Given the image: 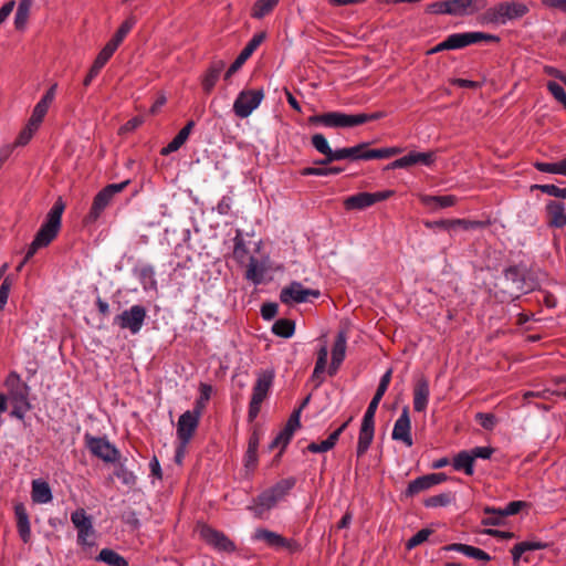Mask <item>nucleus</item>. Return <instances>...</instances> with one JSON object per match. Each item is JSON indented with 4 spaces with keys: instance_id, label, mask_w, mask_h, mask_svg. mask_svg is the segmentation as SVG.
Here are the masks:
<instances>
[{
    "instance_id": "1",
    "label": "nucleus",
    "mask_w": 566,
    "mask_h": 566,
    "mask_svg": "<svg viewBox=\"0 0 566 566\" xmlns=\"http://www.w3.org/2000/svg\"><path fill=\"white\" fill-rule=\"evenodd\" d=\"M64 210L65 202L62 197H59L48 212L44 222L35 233L33 241L28 247L23 260L18 265V270H21L39 249L48 247L55 240L62 227V214Z\"/></svg>"
},
{
    "instance_id": "2",
    "label": "nucleus",
    "mask_w": 566,
    "mask_h": 566,
    "mask_svg": "<svg viewBox=\"0 0 566 566\" xmlns=\"http://www.w3.org/2000/svg\"><path fill=\"white\" fill-rule=\"evenodd\" d=\"M250 242H247L241 230L235 231L233 238V260L241 266H245L244 277L254 285L263 283L268 268L265 262L251 254Z\"/></svg>"
},
{
    "instance_id": "3",
    "label": "nucleus",
    "mask_w": 566,
    "mask_h": 566,
    "mask_svg": "<svg viewBox=\"0 0 566 566\" xmlns=\"http://www.w3.org/2000/svg\"><path fill=\"white\" fill-rule=\"evenodd\" d=\"M530 12L527 4L520 1H502L485 8L479 20L482 24L505 25Z\"/></svg>"
},
{
    "instance_id": "4",
    "label": "nucleus",
    "mask_w": 566,
    "mask_h": 566,
    "mask_svg": "<svg viewBox=\"0 0 566 566\" xmlns=\"http://www.w3.org/2000/svg\"><path fill=\"white\" fill-rule=\"evenodd\" d=\"M481 41L499 42L500 38L497 35L480 31L452 33L448 35L442 42L438 43L437 45L428 50L427 54L433 55L447 50H460L471 44L479 43Z\"/></svg>"
},
{
    "instance_id": "5",
    "label": "nucleus",
    "mask_w": 566,
    "mask_h": 566,
    "mask_svg": "<svg viewBox=\"0 0 566 566\" xmlns=\"http://www.w3.org/2000/svg\"><path fill=\"white\" fill-rule=\"evenodd\" d=\"M274 370L265 369L258 373L256 381L248 408V422L252 423L261 411L263 401L268 398L274 381Z\"/></svg>"
},
{
    "instance_id": "6",
    "label": "nucleus",
    "mask_w": 566,
    "mask_h": 566,
    "mask_svg": "<svg viewBox=\"0 0 566 566\" xmlns=\"http://www.w3.org/2000/svg\"><path fill=\"white\" fill-rule=\"evenodd\" d=\"M129 180H125L119 184H109L99 190L93 198V202L88 213L84 217L85 224L95 223L104 210L109 206L114 196L122 192L128 185Z\"/></svg>"
},
{
    "instance_id": "7",
    "label": "nucleus",
    "mask_w": 566,
    "mask_h": 566,
    "mask_svg": "<svg viewBox=\"0 0 566 566\" xmlns=\"http://www.w3.org/2000/svg\"><path fill=\"white\" fill-rule=\"evenodd\" d=\"M381 398L374 395L361 420L356 447L357 457H363L370 448L375 437V415Z\"/></svg>"
},
{
    "instance_id": "8",
    "label": "nucleus",
    "mask_w": 566,
    "mask_h": 566,
    "mask_svg": "<svg viewBox=\"0 0 566 566\" xmlns=\"http://www.w3.org/2000/svg\"><path fill=\"white\" fill-rule=\"evenodd\" d=\"M85 447L92 455L106 463H116L120 460L119 450L112 444L106 437H94L90 433L84 436Z\"/></svg>"
},
{
    "instance_id": "9",
    "label": "nucleus",
    "mask_w": 566,
    "mask_h": 566,
    "mask_svg": "<svg viewBox=\"0 0 566 566\" xmlns=\"http://www.w3.org/2000/svg\"><path fill=\"white\" fill-rule=\"evenodd\" d=\"M146 317V307L140 304H136L116 315L113 324L122 329H128L133 335H136L140 332Z\"/></svg>"
},
{
    "instance_id": "10",
    "label": "nucleus",
    "mask_w": 566,
    "mask_h": 566,
    "mask_svg": "<svg viewBox=\"0 0 566 566\" xmlns=\"http://www.w3.org/2000/svg\"><path fill=\"white\" fill-rule=\"evenodd\" d=\"M199 536L206 544L213 549L222 553H233L237 546L223 532L211 527L208 524L199 526Z\"/></svg>"
},
{
    "instance_id": "11",
    "label": "nucleus",
    "mask_w": 566,
    "mask_h": 566,
    "mask_svg": "<svg viewBox=\"0 0 566 566\" xmlns=\"http://www.w3.org/2000/svg\"><path fill=\"white\" fill-rule=\"evenodd\" d=\"M264 97L263 90H243L241 91L234 103L233 112L240 118H247L260 105Z\"/></svg>"
},
{
    "instance_id": "12",
    "label": "nucleus",
    "mask_w": 566,
    "mask_h": 566,
    "mask_svg": "<svg viewBox=\"0 0 566 566\" xmlns=\"http://www.w3.org/2000/svg\"><path fill=\"white\" fill-rule=\"evenodd\" d=\"M356 114H345L342 112H328L324 114L313 115L308 118L311 124L323 125L329 128H345L357 126Z\"/></svg>"
},
{
    "instance_id": "13",
    "label": "nucleus",
    "mask_w": 566,
    "mask_h": 566,
    "mask_svg": "<svg viewBox=\"0 0 566 566\" xmlns=\"http://www.w3.org/2000/svg\"><path fill=\"white\" fill-rule=\"evenodd\" d=\"M283 499V483L277 482L274 486L262 492L254 500V505L249 506L256 517H262L263 514L271 510L276 503Z\"/></svg>"
},
{
    "instance_id": "14",
    "label": "nucleus",
    "mask_w": 566,
    "mask_h": 566,
    "mask_svg": "<svg viewBox=\"0 0 566 566\" xmlns=\"http://www.w3.org/2000/svg\"><path fill=\"white\" fill-rule=\"evenodd\" d=\"M390 195L391 191L359 192L347 197L344 200V207L346 210H364L376 202L386 200Z\"/></svg>"
},
{
    "instance_id": "15",
    "label": "nucleus",
    "mask_w": 566,
    "mask_h": 566,
    "mask_svg": "<svg viewBox=\"0 0 566 566\" xmlns=\"http://www.w3.org/2000/svg\"><path fill=\"white\" fill-rule=\"evenodd\" d=\"M4 386L13 403H22L29 407V386L22 381L17 371H10L8 374Z\"/></svg>"
},
{
    "instance_id": "16",
    "label": "nucleus",
    "mask_w": 566,
    "mask_h": 566,
    "mask_svg": "<svg viewBox=\"0 0 566 566\" xmlns=\"http://www.w3.org/2000/svg\"><path fill=\"white\" fill-rule=\"evenodd\" d=\"M201 416L192 410H187L179 416L177 422V440L190 443L196 430L199 427Z\"/></svg>"
},
{
    "instance_id": "17",
    "label": "nucleus",
    "mask_w": 566,
    "mask_h": 566,
    "mask_svg": "<svg viewBox=\"0 0 566 566\" xmlns=\"http://www.w3.org/2000/svg\"><path fill=\"white\" fill-rule=\"evenodd\" d=\"M265 33L260 32L255 33L250 41L245 44L235 60L231 63L229 69L224 74V80L228 81L234 73H237L241 66L245 63V61L254 53V51L260 46V44L264 41Z\"/></svg>"
},
{
    "instance_id": "18",
    "label": "nucleus",
    "mask_w": 566,
    "mask_h": 566,
    "mask_svg": "<svg viewBox=\"0 0 566 566\" xmlns=\"http://www.w3.org/2000/svg\"><path fill=\"white\" fill-rule=\"evenodd\" d=\"M71 521L77 530V543L80 545L92 546L94 543L87 542V536L94 534L92 517L86 514L84 509H77L71 514Z\"/></svg>"
},
{
    "instance_id": "19",
    "label": "nucleus",
    "mask_w": 566,
    "mask_h": 566,
    "mask_svg": "<svg viewBox=\"0 0 566 566\" xmlns=\"http://www.w3.org/2000/svg\"><path fill=\"white\" fill-rule=\"evenodd\" d=\"M321 296L317 289L305 287L302 283L293 281L285 287V304L289 301L295 303H307Z\"/></svg>"
},
{
    "instance_id": "20",
    "label": "nucleus",
    "mask_w": 566,
    "mask_h": 566,
    "mask_svg": "<svg viewBox=\"0 0 566 566\" xmlns=\"http://www.w3.org/2000/svg\"><path fill=\"white\" fill-rule=\"evenodd\" d=\"M391 438L396 441H401L406 447H411L413 444L408 406L402 408L400 416L396 420Z\"/></svg>"
},
{
    "instance_id": "21",
    "label": "nucleus",
    "mask_w": 566,
    "mask_h": 566,
    "mask_svg": "<svg viewBox=\"0 0 566 566\" xmlns=\"http://www.w3.org/2000/svg\"><path fill=\"white\" fill-rule=\"evenodd\" d=\"M56 88H57V84L56 83L52 84L49 87V90L44 93V95L41 97V99L35 104V106L32 111L31 117L28 120V122H30V126L40 127V125L42 124V122L49 111L50 105L52 104V102L55 98Z\"/></svg>"
},
{
    "instance_id": "22",
    "label": "nucleus",
    "mask_w": 566,
    "mask_h": 566,
    "mask_svg": "<svg viewBox=\"0 0 566 566\" xmlns=\"http://www.w3.org/2000/svg\"><path fill=\"white\" fill-rule=\"evenodd\" d=\"M451 15H472L486 8V0H450Z\"/></svg>"
},
{
    "instance_id": "23",
    "label": "nucleus",
    "mask_w": 566,
    "mask_h": 566,
    "mask_svg": "<svg viewBox=\"0 0 566 566\" xmlns=\"http://www.w3.org/2000/svg\"><path fill=\"white\" fill-rule=\"evenodd\" d=\"M430 397L429 381L424 376L419 377L413 386V409L422 412L427 409Z\"/></svg>"
},
{
    "instance_id": "24",
    "label": "nucleus",
    "mask_w": 566,
    "mask_h": 566,
    "mask_svg": "<svg viewBox=\"0 0 566 566\" xmlns=\"http://www.w3.org/2000/svg\"><path fill=\"white\" fill-rule=\"evenodd\" d=\"M224 66L226 64L222 60L212 61L210 63L201 77V87L206 94H210L213 91Z\"/></svg>"
},
{
    "instance_id": "25",
    "label": "nucleus",
    "mask_w": 566,
    "mask_h": 566,
    "mask_svg": "<svg viewBox=\"0 0 566 566\" xmlns=\"http://www.w3.org/2000/svg\"><path fill=\"white\" fill-rule=\"evenodd\" d=\"M347 337L345 332L340 331L336 335L333 349H332V361L328 369L329 375H334L339 368L340 364L345 359Z\"/></svg>"
},
{
    "instance_id": "26",
    "label": "nucleus",
    "mask_w": 566,
    "mask_h": 566,
    "mask_svg": "<svg viewBox=\"0 0 566 566\" xmlns=\"http://www.w3.org/2000/svg\"><path fill=\"white\" fill-rule=\"evenodd\" d=\"M14 515L19 536L24 544H28L31 541V525L29 514L23 503H17L14 505Z\"/></svg>"
},
{
    "instance_id": "27",
    "label": "nucleus",
    "mask_w": 566,
    "mask_h": 566,
    "mask_svg": "<svg viewBox=\"0 0 566 566\" xmlns=\"http://www.w3.org/2000/svg\"><path fill=\"white\" fill-rule=\"evenodd\" d=\"M546 213L549 227L560 229L566 226V212L565 205L563 202L549 200L546 203Z\"/></svg>"
},
{
    "instance_id": "28",
    "label": "nucleus",
    "mask_w": 566,
    "mask_h": 566,
    "mask_svg": "<svg viewBox=\"0 0 566 566\" xmlns=\"http://www.w3.org/2000/svg\"><path fill=\"white\" fill-rule=\"evenodd\" d=\"M312 146L325 157L315 161L317 165H327L333 163L334 150L331 148L326 137L323 134H314L311 138Z\"/></svg>"
},
{
    "instance_id": "29",
    "label": "nucleus",
    "mask_w": 566,
    "mask_h": 566,
    "mask_svg": "<svg viewBox=\"0 0 566 566\" xmlns=\"http://www.w3.org/2000/svg\"><path fill=\"white\" fill-rule=\"evenodd\" d=\"M368 145L369 143H360L353 147L335 149L333 155V161L343 159L364 160L363 156Z\"/></svg>"
},
{
    "instance_id": "30",
    "label": "nucleus",
    "mask_w": 566,
    "mask_h": 566,
    "mask_svg": "<svg viewBox=\"0 0 566 566\" xmlns=\"http://www.w3.org/2000/svg\"><path fill=\"white\" fill-rule=\"evenodd\" d=\"M31 497L34 503H49L52 501L53 495L48 482L34 480L32 482Z\"/></svg>"
},
{
    "instance_id": "31",
    "label": "nucleus",
    "mask_w": 566,
    "mask_h": 566,
    "mask_svg": "<svg viewBox=\"0 0 566 566\" xmlns=\"http://www.w3.org/2000/svg\"><path fill=\"white\" fill-rule=\"evenodd\" d=\"M546 547L547 544L541 541L520 542L515 544L511 549L513 563L516 564L521 559L522 555L526 552L544 549Z\"/></svg>"
},
{
    "instance_id": "32",
    "label": "nucleus",
    "mask_w": 566,
    "mask_h": 566,
    "mask_svg": "<svg viewBox=\"0 0 566 566\" xmlns=\"http://www.w3.org/2000/svg\"><path fill=\"white\" fill-rule=\"evenodd\" d=\"M452 467L455 471H463L467 475L474 474V461L470 451H460L454 455Z\"/></svg>"
},
{
    "instance_id": "33",
    "label": "nucleus",
    "mask_w": 566,
    "mask_h": 566,
    "mask_svg": "<svg viewBox=\"0 0 566 566\" xmlns=\"http://www.w3.org/2000/svg\"><path fill=\"white\" fill-rule=\"evenodd\" d=\"M504 279L511 282L513 286L518 291H524L525 285V271L520 265H511L503 272Z\"/></svg>"
},
{
    "instance_id": "34",
    "label": "nucleus",
    "mask_w": 566,
    "mask_h": 566,
    "mask_svg": "<svg viewBox=\"0 0 566 566\" xmlns=\"http://www.w3.org/2000/svg\"><path fill=\"white\" fill-rule=\"evenodd\" d=\"M253 539L264 542L269 547L273 548H282L283 547V536L265 530V528H256L253 534Z\"/></svg>"
},
{
    "instance_id": "35",
    "label": "nucleus",
    "mask_w": 566,
    "mask_h": 566,
    "mask_svg": "<svg viewBox=\"0 0 566 566\" xmlns=\"http://www.w3.org/2000/svg\"><path fill=\"white\" fill-rule=\"evenodd\" d=\"M311 399V396H307L304 398L302 403L297 409L293 411V413L290 416L289 420L285 422V446L290 441L291 437L293 436L294 431L300 427V417L303 408L308 403Z\"/></svg>"
},
{
    "instance_id": "36",
    "label": "nucleus",
    "mask_w": 566,
    "mask_h": 566,
    "mask_svg": "<svg viewBox=\"0 0 566 566\" xmlns=\"http://www.w3.org/2000/svg\"><path fill=\"white\" fill-rule=\"evenodd\" d=\"M212 391H213V388L211 385H209L207 382H200L199 397L196 399V401L193 403L192 411L202 416L203 410L206 409L207 403L211 398Z\"/></svg>"
},
{
    "instance_id": "37",
    "label": "nucleus",
    "mask_w": 566,
    "mask_h": 566,
    "mask_svg": "<svg viewBox=\"0 0 566 566\" xmlns=\"http://www.w3.org/2000/svg\"><path fill=\"white\" fill-rule=\"evenodd\" d=\"M96 560L109 566H128V562L112 548H103L96 556Z\"/></svg>"
},
{
    "instance_id": "38",
    "label": "nucleus",
    "mask_w": 566,
    "mask_h": 566,
    "mask_svg": "<svg viewBox=\"0 0 566 566\" xmlns=\"http://www.w3.org/2000/svg\"><path fill=\"white\" fill-rule=\"evenodd\" d=\"M125 461L126 459L124 461L119 460L116 462L117 464L114 470V475L119 479L124 485L134 488L137 483V476L133 471L126 468Z\"/></svg>"
},
{
    "instance_id": "39",
    "label": "nucleus",
    "mask_w": 566,
    "mask_h": 566,
    "mask_svg": "<svg viewBox=\"0 0 566 566\" xmlns=\"http://www.w3.org/2000/svg\"><path fill=\"white\" fill-rule=\"evenodd\" d=\"M279 0H256L251 9L250 15L254 19H262L270 14Z\"/></svg>"
},
{
    "instance_id": "40",
    "label": "nucleus",
    "mask_w": 566,
    "mask_h": 566,
    "mask_svg": "<svg viewBox=\"0 0 566 566\" xmlns=\"http://www.w3.org/2000/svg\"><path fill=\"white\" fill-rule=\"evenodd\" d=\"M455 495L451 491L442 492L440 494H436L429 496L424 500L423 505L426 507H444L454 502Z\"/></svg>"
},
{
    "instance_id": "41",
    "label": "nucleus",
    "mask_w": 566,
    "mask_h": 566,
    "mask_svg": "<svg viewBox=\"0 0 566 566\" xmlns=\"http://www.w3.org/2000/svg\"><path fill=\"white\" fill-rule=\"evenodd\" d=\"M534 167L541 172L566 176V157L557 163L536 161Z\"/></svg>"
},
{
    "instance_id": "42",
    "label": "nucleus",
    "mask_w": 566,
    "mask_h": 566,
    "mask_svg": "<svg viewBox=\"0 0 566 566\" xmlns=\"http://www.w3.org/2000/svg\"><path fill=\"white\" fill-rule=\"evenodd\" d=\"M422 202L428 207L448 208L457 202V198L453 195L424 196Z\"/></svg>"
},
{
    "instance_id": "43",
    "label": "nucleus",
    "mask_w": 566,
    "mask_h": 566,
    "mask_svg": "<svg viewBox=\"0 0 566 566\" xmlns=\"http://www.w3.org/2000/svg\"><path fill=\"white\" fill-rule=\"evenodd\" d=\"M135 23H136L135 17H128L125 21L122 22V24L118 27L115 34L108 42H111L112 44H114L115 46L118 48L122 44V42L124 41V39L126 38V35L134 28Z\"/></svg>"
},
{
    "instance_id": "44",
    "label": "nucleus",
    "mask_w": 566,
    "mask_h": 566,
    "mask_svg": "<svg viewBox=\"0 0 566 566\" xmlns=\"http://www.w3.org/2000/svg\"><path fill=\"white\" fill-rule=\"evenodd\" d=\"M135 273L139 281L144 284V287L150 286L156 287L155 270L150 264H144L135 269Z\"/></svg>"
},
{
    "instance_id": "45",
    "label": "nucleus",
    "mask_w": 566,
    "mask_h": 566,
    "mask_svg": "<svg viewBox=\"0 0 566 566\" xmlns=\"http://www.w3.org/2000/svg\"><path fill=\"white\" fill-rule=\"evenodd\" d=\"M400 153L399 148L388 147L379 149H365L364 160L390 158Z\"/></svg>"
},
{
    "instance_id": "46",
    "label": "nucleus",
    "mask_w": 566,
    "mask_h": 566,
    "mask_svg": "<svg viewBox=\"0 0 566 566\" xmlns=\"http://www.w3.org/2000/svg\"><path fill=\"white\" fill-rule=\"evenodd\" d=\"M259 448V437L254 431L249 438L248 450L245 452V465L247 467H255L256 464V453Z\"/></svg>"
},
{
    "instance_id": "47",
    "label": "nucleus",
    "mask_w": 566,
    "mask_h": 566,
    "mask_svg": "<svg viewBox=\"0 0 566 566\" xmlns=\"http://www.w3.org/2000/svg\"><path fill=\"white\" fill-rule=\"evenodd\" d=\"M120 520L124 524L128 525L132 531H138L142 526L138 513L133 509L125 510L120 515Z\"/></svg>"
},
{
    "instance_id": "48",
    "label": "nucleus",
    "mask_w": 566,
    "mask_h": 566,
    "mask_svg": "<svg viewBox=\"0 0 566 566\" xmlns=\"http://www.w3.org/2000/svg\"><path fill=\"white\" fill-rule=\"evenodd\" d=\"M39 129L38 126H30V122L27 123L24 128L19 133L14 145L15 146H25L33 137L34 133Z\"/></svg>"
},
{
    "instance_id": "49",
    "label": "nucleus",
    "mask_w": 566,
    "mask_h": 566,
    "mask_svg": "<svg viewBox=\"0 0 566 566\" xmlns=\"http://www.w3.org/2000/svg\"><path fill=\"white\" fill-rule=\"evenodd\" d=\"M476 421L480 423V426L485 430H493L497 419L493 413L489 412H478L475 415Z\"/></svg>"
},
{
    "instance_id": "50",
    "label": "nucleus",
    "mask_w": 566,
    "mask_h": 566,
    "mask_svg": "<svg viewBox=\"0 0 566 566\" xmlns=\"http://www.w3.org/2000/svg\"><path fill=\"white\" fill-rule=\"evenodd\" d=\"M547 90L554 96L556 101H558L566 108V91L562 85L556 82H548Z\"/></svg>"
},
{
    "instance_id": "51",
    "label": "nucleus",
    "mask_w": 566,
    "mask_h": 566,
    "mask_svg": "<svg viewBox=\"0 0 566 566\" xmlns=\"http://www.w3.org/2000/svg\"><path fill=\"white\" fill-rule=\"evenodd\" d=\"M484 512L486 514H493V516L484 517L482 520V525L484 526H496L502 523L504 516L501 515L500 509L494 507H485Z\"/></svg>"
},
{
    "instance_id": "52",
    "label": "nucleus",
    "mask_w": 566,
    "mask_h": 566,
    "mask_svg": "<svg viewBox=\"0 0 566 566\" xmlns=\"http://www.w3.org/2000/svg\"><path fill=\"white\" fill-rule=\"evenodd\" d=\"M431 534V530L429 528H422L420 531H418L415 535H412L406 546L408 549H411L420 544H422L423 542H426L428 539V537L430 536Z\"/></svg>"
},
{
    "instance_id": "53",
    "label": "nucleus",
    "mask_w": 566,
    "mask_h": 566,
    "mask_svg": "<svg viewBox=\"0 0 566 566\" xmlns=\"http://www.w3.org/2000/svg\"><path fill=\"white\" fill-rule=\"evenodd\" d=\"M428 490L426 488V484L423 482V479H421V476L412 480L409 482L406 491H405V496L406 497H412L415 496L416 494L422 492V491H426Z\"/></svg>"
},
{
    "instance_id": "54",
    "label": "nucleus",
    "mask_w": 566,
    "mask_h": 566,
    "mask_svg": "<svg viewBox=\"0 0 566 566\" xmlns=\"http://www.w3.org/2000/svg\"><path fill=\"white\" fill-rule=\"evenodd\" d=\"M427 11L434 14L451 15L450 0L432 2L428 4Z\"/></svg>"
},
{
    "instance_id": "55",
    "label": "nucleus",
    "mask_w": 566,
    "mask_h": 566,
    "mask_svg": "<svg viewBox=\"0 0 566 566\" xmlns=\"http://www.w3.org/2000/svg\"><path fill=\"white\" fill-rule=\"evenodd\" d=\"M326 364L327 363H324L322 361L321 359H316V363H315V367H314V370H313V374H312V381L314 382L315 387H318L323 384L324 381V373H325V369H326Z\"/></svg>"
},
{
    "instance_id": "56",
    "label": "nucleus",
    "mask_w": 566,
    "mask_h": 566,
    "mask_svg": "<svg viewBox=\"0 0 566 566\" xmlns=\"http://www.w3.org/2000/svg\"><path fill=\"white\" fill-rule=\"evenodd\" d=\"M465 556L470 557V558H474L476 560H480L482 563H488L491 560V556L484 552L483 549L479 548V547H474V546H471L469 545L467 548H465Z\"/></svg>"
},
{
    "instance_id": "57",
    "label": "nucleus",
    "mask_w": 566,
    "mask_h": 566,
    "mask_svg": "<svg viewBox=\"0 0 566 566\" xmlns=\"http://www.w3.org/2000/svg\"><path fill=\"white\" fill-rule=\"evenodd\" d=\"M118 48L112 44L111 42H107L104 48L98 52L97 56L95 57L96 61L101 62L102 64L106 65V63L109 61V59L113 56L115 51Z\"/></svg>"
},
{
    "instance_id": "58",
    "label": "nucleus",
    "mask_w": 566,
    "mask_h": 566,
    "mask_svg": "<svg viewBox=\"0 0 566 566\" xmlns=\"http://www.w3.org/2000/svg\"><path fill=\"white\" fill-rule=\"evenodd\" d=\"M12 286V279L6 276L0 285V311H2L8 302L9 292Z\"/></svg>"
},
{
    "instance_id": "59",
    "label": "nucleus",
    "mask_w": 566,
    "mask_h": 566,
    "mask_svg": "<svg viewBox=\"0 0 566 566\" xmlns=\"http://www.w3.org/2000/svg\"><path fill=\"white\" fill-rule=\"evenodd\" d=\"M527 504L524 501H512L505 507L500 509L502 516H511L517 514Z\"/></svg>"
},
{
    "instance_id": "60",
    "label": "nucleus",
    "mask_w": 566,
    "mask_h": 566,
    "mask_svg": "<svg viewBox=\"0 0 566 566\" xmlns=\"http://www.w3.org/2000/svg\"><path fill=\"white\" fill-rule=\"evenodd\" d=\"M482 227L481 221H471L465 219H452V229L460 228L464 231L473 230Z\"/></svg>"
},
{
    "instance_id": "61",
    "label": "nucleus",
    "mask_w": 566,
    "mask_h": 566,
    "mask_svg": "<svg viewBox=\"0 0 566 566\" xmlns=\"http://www.w3.org/2000/svg\"><path fill=\"white\" fill-rule=\"evenodd\" d=\"M279 311V305L276 303H264L261 306V316L265 321H271L275 317Z\"/></svg>"
},
{
    "instance_id": "62",
    "label": "nucleus",
    "mask_w": 566,
    "mask_h": 566,
    "mask_svg": "<svg viewBox=\"0 0 566 566\" xmlns=\"http://www.w3.org/2000/svg\"><path fill=\"white\" fill-rule=\"evenodd\" d=\"M413 164V154L410 151L406 156H402L396 160H394L388 168L390 169H398V168H407L409 166H412Z\"/></svg>"
},
{
    "instance_id": "63",
    "label": "nucleus",
    "mask_w": 566,
    "mask_h": 566,
    "mask_svg": "<svg viewBox=\"0 0 566 566\" xmlns=\"http://www.w3.org/2000/svg\"><path fill=\"white\" fill-rule=\"evenodd\" d=\"M391 380V369L387 370L380 378L375 396L382 398Z\"/></svg>"
},
{
    "instance_id": "64",
    "label": "nucleus",
    "mask_w": 566,
    "mask_h": 566,
    "mask_svg": "<svg viewBox=\"0 0 566 566\" xmlns=\"http://www.w3.org/2000/svg\"><path fill=\"white\" fill-rule=\"evenodd\" d=\"M30 12L17 9L14 17V28L18 31H23L27 27Z\"/></svg>"
}]
</instances>
